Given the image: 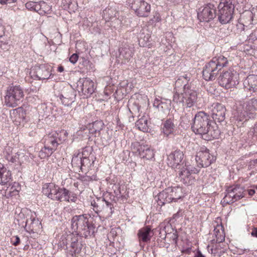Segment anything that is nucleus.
Returning <instances> with one entry per match:
<instances>
[{
    "label": "nucleus",
    "mask_w": 257,
    "mask_h": 257,
    "mask_svg": "<svg viewBox=\"0 0 257 257\" xmlns=\"http://www.w3.org/2000/svg\"><path fill=\"white\" fill-rule=\"evenodd\" d=\"M191 128L193 132L201 135L205 140L218 138L220 135L216 122L211 120L209 115L204 111H199L195 115Z\"/></svg>",
    "instance_id": "obj_1"
},
{
    "label": "nucleus",
    "mask_w": 257,
    "mask_h": 257,
    "mask_svg": "<svg viewBox=\"0 0 257 257\" xmlns=\"http://www.w3.org/2000/svg\"><path fill=\"white\" fill-rule=\"evenodd\" d=\"M42 192L49 198L60 202H74L77 198L75 194L72 191L53 183L45 184L43 186Z\"/></svg>",
    "instance_id": "obj_2"
},
{
    "label": "nucleus",
    "mask_w": 257,
    "mask_h": 257,
    "mask_svg": "<svg viewBox=\"0 0 257 257\" xmlns=\"http://www.w3.org/2000/svg\"><path fill=\"white\" fill-rule=\"evenodd\" d=\"M86 214L74 216L71 219V228L76 234L85 238L94 232V227L89 223Z\"/></svg>",
    "instance_id": "obj_3"
},
{
    "label": "nucleus",
    "mask_w": 257,
    "mask_h": 257,
    "mask_svg": "<svg viewBox=\"0 0 257 257\" xmlns=\"http://www.w3.org/2000/svg\"><path fill=\"white\" fill-rule=\"evenodd\" d=\"M257 111V99H251L239 104L236 107L233 115L237 123L242 124L249 118L253 117V114Z\"/></svg>",
    "instance_id": "obj_4"
},
{
    "label": "nucleus",
    "mask_w": 257,
    "mask_h": 257,
    "mask_svg": "<svg viewBox=\"0 0 257 257\" xmlns=\"http://www.w3.org/2000/svg\"><path fill=\"white\" fill-rule=\"evenodd\" d=\"M235 3V0H221L216 12L218 20L221 24H227L232 20Z\"/></svg>",
    "instance_id": "obj_5"
},
{
    "label": "nucleus",
    "mask_w": 257,
    "mask_h": 257,
    "mask_svg": "<svg viewBox=\"0 0 257 257\" xmlns=\"http://www.w3.org/2000/svg\"><path fill=\"white\" fill-rule=\"evenodd\" d=\"M24 91L20 85L9 86L5 97V104L8 107H15L23 101Z\"/></svg>",
    "instance_id": "obj_6"
},
{
    "label": "nucleus",
    "mask_w": 257,
    "mask_h": 257,
    "mask_svg": "<svg viewBox=\"0 0 257 257\" xmlns=\"http://www.w3.org/2000/svg\"><path fill=\"white\" fill-rule=\"evenodd\" d=\"M67 136L68 133L65 130L59 132L54 131L45 135L42 141L47 147H50L56 151L57 147L65 141Z\"/></svg>",
    "instance_id": "obj_7"
},
{
    "label": "nucleus",
    "mask_w": 257,
    "mask_h": 257,
    "mask_svg": "<svg viewBox=\"0 0 257 257\" xmlns=\"http://www.w3.org/2000/svg\"><path fill=\"white\" fill-rule=\"evenodd\" d=\"M126 5L138 17H147L150 14L151 6L144 0H127Z\"/></svg>",
    "instance_id": "obj_8"
},
{
    "label": "nucleus",
    "mask_w": 257,
    "mask_h": 257,
    "mask_svg": "<svg viewBox=\"0 0 257 257\" xmlns=\"http://www.w3.org/2000/svg\"><path fill=\"white\" fill-rule=\"evenodd\" d=\"M79 156L73 157L71 161V164L73 167L80 169L81 171L87 174L94 164L93 156H88V157L83 158V155H79Z\"/></svg>",
    "instance_id": "obj_9"
},
{
    "label": "nucleus",
    "mask_w": 257,
    "mask_h": 257,
    "mask_svg": "<svg viewBox=\"0 0 257 257\" xmlns=\"http://www.w3.org/2000/svg\"><path fill=\"white\" fill-rule=\"evenodd\" d=\"M244 188L239 185L230 186L226 190L223 202L227 204L233 203L244 196Z\"/></svg>",
    "instance_id": "obj_10"
},
{
    "label": "nucleus",
    "mask_w": 257,
    "mask_h": 257,
    "mask_svg": "<svg viewBox=\"0 0 257 257\" xmlns=\"http://www.w3.org/2000/svg\"><path fill=\"white\" fill-rule=\"evenodd\" d=\"M195 160L199 167L206 168L215 161L216 157L211 154L209 150L203 146L197 152Z\"/></svg>",
    "instance_id": "obj_11"
},
{
    "label": "nucleus",
    "mask_w": 257,
    "mask_h": 257,
    "mask_svg": "<svg viewBox=\"0 0 257 257\" xmlns=\"http://www.w3.org/2000/svg\"><path fill=\"white\" fill-rule=\"evenodd\" d=\"M237 74L229 70L221 73L218 78L219 85L226 89H229L238 84L237 80Z\"/></svg>",
    "instance_id": "obj_12"
},
{
    "label": "nucleus",
    "mask_w": 257,
    "mask_h": 257,
    "mask_svg": "<svg viewBox=\"0 0 257 257\" xmlns=\"http://www.w3.org/2000/svg\"><path fill=\"white\" fill-rule=\"evenodd\" d=\"M184 99L186 105L190 107L195 104H197L200 97L198 96L195 88L191 83H187L184 85Z\"/></svg>",
    "instance_id": "obj_13"
},
{
    "label": "nucleus",
    "mask_w": 257,
    "mask_h": 257,
    "mask_svg": "<svg viewBox=\"0 0 257 257\" xmlns=\"http://www.w3.org/2000/svg\"><path fill=\"white\" fill-rule=\"evenodd\" d=\"M197 17L201 22H209L216 17V10L214 5L208 4L198 10Z\"/></svg>",
    "instance_id": "obj_14"
},
{
    "label": "nucleus",
    "mask_w": 257,
    "mask_h": 257,
    "mask_svg": "<svg viewBox=\"0 0 257 257\" xmlns=\"http://www.w3.org/2000/svg\"><path fill=\"white\" fill-rule=\"evenodd\" d=\"M77 88L79 92L86 97L90 96L95 89L94 82L88 78H80L77 82Z\"/></svg>",
    "instance_id": "obj_15"
},
{
    "label": "nucleus",
    "mask_w": 257,
    "mask_h": 257,
    "mask_svg": "<svg viewBox=\"0 0 257 257\" xmlns=\"http://www.w3.org/2000/svg\"><path fill=\"white\" fill-rule=\"evenodd\" d=\"M177 173L180 182L186 185H191L194 182V178L191 175L192 173H196L198 171L195 168L191 169L186 165L178 168Z\"/></svg>",
    "instance_id": "obj_16"
},
{
    "label": "nucleus",
    "mask_w": 257,
    "mask_h": 257,
    "mask_svg": "<svg viewBox=\"0 0 257 257\" xmlns=\"http://www.w3.org/2000/svg\"><path fill=\"white\" fill-rule=\"evenodd\" d=\"M131 148L133 152L137 153L141 158L151 160L154 157L153 150L148 146L141 145L139 142L132 143Z\"/></svg>",
    "instance_id": "obj_17"
},
{
    "label": "nucleus",
    "mask_w": 257,
    "mask_h": 257,
    "mask_svg": "<svg viewBox=\"0 0 257 257\" xmlns=\"http://www.w3.org/2000/svg\"><path fill=\"white\" fill-rule=\"evenodd\" d=\"M50 72V66L44 64L35 66L31 70L30 74L32 77L39 80H45L49 78L51 75Z\"/></svg>",
    "instance_id": "obj_18"
},
{
    "label": "nucleus",
    "mask_w": 257,
    "mask_h": 257,
    "mask_svg": "<svg viewBox=\"0 0 257 257\" xmlns=\"http://www.w3.org/2000/svg\"><path fill=\"white\" fill-rule=\"evenodd\" d=\"M184 154L179 150H176L171 153L168 156V164L171 167L178 169L183 166V159Z\"/></svg>",
    "instance_id": "obj_19"
},
{
    "label": "nucleus",
    "mask_w": 257,
    "mask_h": 257,
    "mask_svg": "<svg viewBox=\"0 0 257 257\" xmlns=\"http://www.w3.org/2000/svg\"><path fill=\"white\" fill-rule=\"evenodd\" d=\"M219 71L220 70L217 67L216 64L210 61L203 68V77L206 81L214 80Z\"/></svg>",
    "instance_id": "obj_20"
},
{
    "label": "nucleus",
    "mask_w": 257,
    "mask_h": 257,
    "mask_svg": "<svg viewBox=\"0 0 257 257\" xmlns=\"http://www.w3.org/2000/svg\"><path fill=\"white\" fill-rule=\"evenodd\" d=\"M58 97L65 106H70L75 100L76 93L71 88H64Z\"/></svg>",
    "instance_id": "obj_21"
},
{
    "label": "nucleus",
    "mask_w": 257,
    "mask_h": 257,
    "mask_svg": "<svg viewBox=\"0 0 257 257\" xmlns=\"http://www.w3.org/2000/svg\"><path fill=\"white\" fill-rule=\"evenodd\" d=\"M211 109L212 117L215 121L221 122L225 118L226 108L222 104L219 103H213Z\"/></svg>",
    "instance_id": "obj_22"
},
{
    "label": "nucleus",
    "mask_w": 257,
    "mask_h": 257,
    "mask_svg": "<svg viewBox=\"0 0 257 257\" xmlns=\"http://www.w3.org/2000/svg\"><path fill=\"white\" fill-rule=\"evenodd\" d=\"M153 234L151 228L149 226L141 228L138 232L140 243H141V242H148L150 241Z\"/></svg>",
    "instance_id": "obj_23"
},
{
    "label": "nucleus",
    "mask_w": 257,
    "mask_h": 257,
    "mask_svg": "<svg viewBox=\"0 0 257 257\" xmlns=\"http://www.w3.org/2000/svg\"><path fill=\"white\" fill-rule=\"evenodd\" d=\"M243 85L250 91L257 92V75H249L244 80Z\"/></svg>",
    "instance_id": "obj_24"
},
{
    "label": "nucleus",
    "mask_w": 257,
    "mask_h": 257,
    "mask_svg": "<svg viewBox=\"0 0 257 257\" xmlns=\"http://www.w3.org/2000/svg\"><path fill=\"white\" fill-rule=\"evenodd\" d=\"M170 189L166 188L162 192L159 193L158 196L156 197V201H157L158 204L162 206L166 203H169L172 202L170 196Z\"/></svg>",
    "instance_id": "obj_25"
},
{
    "label": "nucleus",
    "mask_w": 257,
    "mask_h": 257,
    "mask_svg": "<svg viewBox=\"0 0 257 257\" xmlns=\"http://www.w3.org/2000/svg\"><path fill=\"white\" fill-rule=\"evenodd\" d=\"M139 119L136 122V126L143 132H147L149 130L148 116L145 114L138 115Z\"/></svg>",
    "instance_id": "obj_26"
},
{
    "label": "nucleus",
    "mask_w": 257,
    "mask_h": 257,
    "mask_svg": "<svg viewBox=\"0 0 257 257\" xmlns=\"http://www.w3.org/2000/svg\"><path fill=\"white\" fill-rule=\"evenodd\" d=\"M11 180V173L3 164L0 163V185H5Z\"/></svg>",
    "instance_id": "obj_27"
},
{
    "label": "nucleus",
    "mask_w": 257,
    "mask_h": 257,
    "mask_svg": "<svg viewBox=\"0 0 257 257\" xmlns=\"http://www.w3.org/2000/svg\"><path fill=\"white\" fill-rule=\"evenodd\" d=\"M213 235L216 239H213L212 241L216 243H221L225 240V233L223 229V226L220 225H217L214 229Z\"/></svg>",
    "instance_id": "obj_28"
},
{
    "label": "nucleus",
    "mask_w": 257,
    "mask_h": 257,
    "mask_svg": "<svg viewBox=\"0 0 257 257\" xmlns=\"http://www.w3.org/2000/svg\"><path fill=\"white\" fill-rule=\"evenodd\" d=\"M209 253L213 254L214 257H225L227 254L226 249L220 246L219 244H215L210 248L209 245L207 246Z\"/></svg>",
    "instance_id": "obj_29"
},
{
    "label": "nucleus",
    "mask_w": 257,
    "mask_h": 257,
    "mask_svg": "<svg viewBox=\"0 0 257 257\" xmlns=\"http://www.w3.org/2000/svg\"><path fill=\"white\" fill-rule=\"evenodd\" d=\"M120 57L125 60L128 61L134 55V50L133 48L128 45H124L121 47L119 50Z\"/></svg>",
    "instance_id": "obj_30"
},
{
    "label": "nucleus",
    "mask_w": 257,
    "mask_h": 257,
    "mask_svg": "<svg viewBox=\"0 0 257 257\" xmlns=\"http://www.w3.org/2000/svg\"><path fill=\"white\" fill-rule=\"evenodd\" d=\"M211 61L216 64L220 70L223 67L227 66L228 63L227 58L222 55L213 57Z\"/></svg>",
    "instance_id": "obj_31"
},
{
    "label": "nucleus",
    "mask_w": 257,
    "mask_h": 257,
    "mask_svg": "<svg viewBox=\"0 0 257 257\" xmlns=\"http://www.w3.org/2000/svg\"><path fill=\"white\" fill-rule=\"evenodd\" d=\"M71 243L70 249L69 250L70 254L72 257L74 254L79 253L81 250V244L78 242V238L77 237H71Z\"/></svg>",
    "instance_id": "obj_32"
},
{
    "label": "nucleus",
    "mask_w": 257,
    "mask_h": 257,
    "mask_svg": "<svg viewBox=\"0 0 257 257\" xmlns=\"http://www.w3.org/2000/svg\"><path fill=\"white\" fill-rule=\"evenodd\" d=\"M168 189L171 190H170L171 192L170 197H171L172 202H176L183 196V193L181 187L177 186L175 187H169Z\"/></svg>",
    "instance_id": "obj_33"
},
{
    "label": "nucleus",
    "mask_w": 257,
    "mask_h": 257,
    "mask_svg": "<svg viewBox=\"0 0 257 257\" xmlns=\"http://www.w3.org/2000/svg\"><path fill=\"white\" fill-rule=\"evenodd\" d=\"M104 198H97L96 200H93L91 202V206H93V210L96 213L102 211L104 209Z\"/></svg>",
    "instance_id": "obj_34"
},
{
    "label": "nucleus",
    "mask_w": 257,
    "mask_h": 257,
    "mask_svg": "<svg viewBox=\"0 0 257 257\" xmlns=\"http://www.w3.org/2000/svg\"><path fill=\"white\" fill-rule=\"evenodd\" d=\"M40 224V222L38 219H36V216L32 215L30 217V219H27L25 223V228L27 230V227H28V229L33 231L36 229V227Z\"/></svg>",
    "instance_id": "obj_35"
},
{
    "label": "nucleus",
    "mask_w": 257,
    "mask_h": 257,
    "mask_svg": "<svg viewBox=\"0 0 257 257\" xmlns=\"http://www.w3.org/2000/svg\"><path fill=\"white\" fill-rule=\"evenodd\" d=\"M116 13L117 12L114 8L108 7L103 11L102 16L106 21H108L114 18Z\"/></svg>",
    "instance_id": "obj_36"
},
{
    "label": "nucleus",
    "mask_w": 257,
    "mask_h": 257,
    "mask_svg": "<svg viewBox=\"0 0 257 257\" xmlns=\"http://www.w3.org/2000/svg\"><path fill=\"white\" fill-rule=\"evenodd\" d=\"M151 36L147 30H142L139 37V44L144 47L150 41Z\"/></svg>",
    "instance_id": "obj_37"
},
{
    "label": "nucleus",
    "mask_w": 257,
    "mask_h": 257,
    "mask_svg": "<svg viewBox=\"0 0 257 257\" xmlns=\"http://www.w3.org/2000/svg\"><path fill=\"white\" fill-rule=\"evenodd\" d=\"M174 127L172 120L171 119H167L163 124V132L166 135L168 136L173 133Z\"/></svg>",
    "instance_id": "obj_38"
},
{
    "label": "nucleus",
    "mask_w": 257,
    "mask_h": 257,
    "mask_svg": "<svg viewBox=\"0 0 257 257\" xmlns=\"http://www.w3.org/2000/svg\"><path fill=\"white\" fill-rule=\"evenodd\" d=\"M55 151L50 147H47L44 145L41 150L39 152V157L41 159H45L50 156Z\"/></svg>",
    "instance_id": "obj_39"
},
{
    "label": "nucleus",
    "mask_w": 257,
    "mask_h": 257,
    "mask_svg": "<svg viewBox=\"0 0 257 257\" xmlns=\"http://www.w3.org/2000/svg\"><path fill=\"white\" fill-rule=\"evenodd\" d=\"M242 20L243 21V30H247V28L250 25L252 24L251 22L253 21L252 14L250 12H247L245 15L243 16Z\"/></svg>",
    "instance_id": "obj_40"
},
{
    "label": "nucleus",
    "mask_w": 257,
    "mask_h": 257,
    "mask_svg": "<svg viewBox=\"0 0 257 257\" xmlns=\"http://www.w3.org/2000/svg\"><path fill=\"white\" fill-rule=\"evenodd\" d=\"M103 125L102 121H95L92 124V127L90 128L89 132L92 134L99 133L103 129Z\"/></svg>",
    "instance_id": "obj_41"
},
{
    "label": "nucleus",
    "mask_w": 257,
    "mask_h": 257,
    "mask_svg": "<svg viewBox=\"0 0 257 257\" xmlns=\"http://www.w3.org/2000/svg\"><path fill=\"white\" fill-rule=\"evenodd\" d=\"M171 103V100L169 99H166L165 100V101H162L160 104V106L158 108L159 111H160L163 113L168 112L170 110Z\"/></svg>",
    "instance_id": "obj_42"
},
{
    "label": "nucleus",
    "mask_w": 257,
    "mask_h": 257,
    "mask_svg": "<svg viewBox=\"0 0 257 257\" xmlns=\"http://www.w3.org/2000/svg\"><path fill=\"white\" fill-rule=\"evenodd\" d=\"M104 202V209H103L102 211H104L108 212V216H109L113 213V212L112 210L113 208V205L105 200Z\"/></svg>",
    "instance_id": "obj_43"
},
{
    "label": "nucleus",
    "mask_w": 257,
    "mask_h": 257,
    "mask_svg": "<svg viewBox=\"0 0 257 257\" xmlns=\"http://www.w3.org/2000/svg\"><path fill=\"white\" fill-rule=\"evenodd\" d=\"M184 98V95L183 96L182 94H180L177 91L174 93L173 98V101L175 102H183Z\"/></svg>",
    "instance_id": "obj_44"
},
{
    "label": "nucleus",
    "mask_w": 257,
    "mask_h": 257,
    "mask_svg": "<svg viewBox=\"0 0 257 257\" xmlns=\"http://www.w3.org/2000/svg\"><path fill=\"white\" fill-rule=\"evenodd\" d=\"M89 148H85L82 149V151L80 152V151H78V152H76L73 154V157H77L79 156V155H83V158L88 157L87 156L88 155L89 152Z\"/></svg>",
    "instance_id": "obj_45"
},
{
    "label": "nucleus",
    "mask_w": 257,
    "mask_h": 257,
    "mask_svg": "<svg viewBox=\"0 0 257 257\" xmlns=\"http://www.w3.org/2000/svg\"><path fill=\"white\" fill-rule=\"evenodd\" d=\"M187 84L184 80L183 77H179L176 81L175 84V88L176 89L177 87L181 86L182 85H184V84Z\"/></svg>",
    "instance_id": "obj_46"
},
{
    "label": "nucleus",
    "mask_w": 257,
    "mask_h": 257,
    "mask_svg": "<svg viewBox=\"0 0 257 257\" xmlns=\"http://www.w3.org/2000/svg\"><path fill=\"white\" fill-rule=\"evenodd\" d=\"M11 243L14 246H18L20 243V238L17 236H14L11 238Z\"/></svg>",
    "instance_id": "obj_47"
},
{
    "label": "nucleus",
    "mask_w": 257,
    "mask_h": 257,
    "mask_svg": "<svg viewBox=\"0 0 257 257\" xmlns=\"http://www.w3.org/2000/svg\"><path fill=\"white\" fill-rule=\"evenodd\" d=\"M168 234L171 235L170 238H171L172 239L173 243L176 245L177 244V240H178V237L177 231H175L174 232H173L172 234L168 233Z\"/></svg>",
    "instance_id": "obj_48"
},
{
    "label": "nucleus",
    "mask_w": 257,
    "mask_h": 257,
    "mask_svg": "<svg viewBox=\"0 0 257 257\" xmlns=\"http://www.w3.org/2000/svg\"><path fill=\"white\" fill-rule=\"evenodd\" d=\"M7 159L12 163H16L19 160V155L18 154H16L14 156H9Z\"/></svg>",
    "instance_id": "obj_49"
},
{
    "label": "nucleus",
    "mask_w": 257,
    "mask_h": 257,
    "mask_svg": "<svg viewBox=\"0 0 257 257\" xmlns=\"http://www.w3.org/2000/svg\"><path fill=\"white\" fill-rule=\"evenodd\" d=\"M78 55L76 54H73L70 57L69 60L71 63L73 64H75L78 60Z\"/></svg>",
    "instance_id": "obj_50"
},
{
    "label": "nucleus",
    "mask_w": 257,
    "mask_h": 257,
    "mask_svg": "<svg viewBox=\"0 0 257 257\" xmlns=\"http://www.w3.org/2000/svg\"><path fill=\"white\" fill-rule=\"evenodd\" d=\"M249 250L248 248H237V252L239 254H242L245 252H248Z\"/></svg>",
    "instance_id": "obj_51"
},
{
    "label": "nucleus",
    "mask_w": 257,
    "mask_h": 257,
    "mask_svg": "<svg viewBox=\"0 0 257 257\" xmlns=\"http://www.w3.org/2000/svg\"><path fill=\"white\" fill-rule=\"evenodd\" d=\"M161 102L162 100H160L159 99L156 98L155 99L154 101L153 106L155 107H157L158 109L159 106H160Z\"/></svg>",
    "instance_id": "obj_52"
},
{
    "label": "nucleus",
    "mask_w": 257,
    "mask_h": 257,
    "mask_svg": "<svg viewBox=\"0 0 257 257\" xmlns=\"http://www.w3.org/2000/svg\"><path fill=\"white\" fill-rule=\"evenodd\" d=\"M128 109H129L130 112L131 114H133L134 113H136L137 111L138 112H139L140 106H139V105H136L135 109L133 110L134 112L132 110H131V108H129Z\"/></svg>",
    "instance_id": "obj_53"
},
{
    "label": "nucleus",
    "mask_w": 257,
    "mask_h": 257,
    "mask_svg": "<svg viewBox=\"0 0 257 257\" xmlns=\"http://www.w3.org/2000/svg\"><path fill=\"white\" fill-rule=\"evenodd\" d=\"M5 35V28L0 22V38Z\"/></svg>",
    "instance_id": "obj_54"
},
{
    "label": "nucleus",
    "mask_w": 257,
    "mask_h": 257,
    "mask_svg": "<svg viewBox=\"0 0 257 257\" xmlns=\"http://www.w3.org/2000/svg\"><path fill=\"white\" fill-rule=\"evenodd\" d=\"M252 130V133H253L254 137H257V122L254 125Z\"/></svg>",
    "instance_id": "obj_55"
},
{
    "label": "nucleus",
    "mask_w": 257,
    "mask_h": 257,
    "mask_svg": "<svg viewBox=\"0 0 257 257\" xmlns=\"http://www.w3.org/2000/svg\"><path fill=\"white\" fill-rule=\"evenodd\" d=\"M251 234L252 236L257 237V228H253L251 232Z\"/></svg>",
    "instance_id": "obj_56"
},
{
    "label": "nucleus",
    "mask_w": 257,
    "mask_h": 257,
    "mask_svg": "<svg viewBox=\"0 0 257 257\" xmlns=\"http://www.w3.org/2000/svg\"><path fill=\"white\" fill-rule=\"evenodd\" d=\"M195 257H206L204 254L202 253L201 251L198 250L195 254Z\"/></svg>",
    "instance_id": "obj_57"
},
{
    "label": "nucleus",
    "mask_w": 257,
    "mask_h": 257,
    "mask_svg": "<svg viewBox=\"0 0 257 257\" xmlns=\"http://www.w3.org/2000/svg\"><path fill=\"white\" fill-rule=\"evenodd\" d=\"M248 191V194L250 195V196H252L253 195H254L255 193V191L254 189H248L247 190Z\"/></svg>",
    "instance_id": "obj_58"
},
{
    "label": "nucleus",
    "mask_w": 257,
    "mask_h": 257,
    "mask_svg": "<svg viewBox=\"0 0 257 257\" xmlns=\"http://www.w3.org/2000/svg\"><path fill=\"white\" fill-rule=\"evenodd\" d=\"M180 77L183 78V80L185 81V82L186 83H188V81L189 80V77L187 76V75H185V76H181Z\"/></svg>",
    "instance_id": "obj_59"
},
{
    "label": "nucleus",
    "mask_w": 257,
    "mask_h": 257,
    "mask_svg": "<svg viewBox=\"0 0 257 257\" xmlns=\"http://www.w3.org/2000/svg\"><path fill=\"white\" fill-rule=\"evenodd\" d=\"M0 4L2 5L11 4V2H9V0H0Z\"/></svg>",
    "instance_id": "obj_60"
},
{
    "label": "nucleus",
    "mask_w": 257,
    "mask_h": 257,
    "mask_svg": "<svg viewBox=\"0 0 257 257\" xmlns=\"http://www.w3.org/2000/svg\"><path fill=\"white\" fill-rule=\"evenodd\" d=\"M58 71H59V72H62L64 71V67L63 66L60 65V66H59V67H58Z\"/></svg>",
    "instance_id": "obj_61"
},
{
    "label": "nucleus",
    "mask_w": 257,
    "mask_h": 257,
    "mask_svg": "<svg viewBox=\"0 0 257 257\" xmlns=\"http://www.w3.org/2000/svg\"><path fill=\"white\" fill-rule=\"evenodd\" d=\"M86 177H87L88 178V180H92V178H91L90 176H87Z\"/></svg>",
    "instance_id": "obj_62"
},
{
    "label": "nucleus",
    "mask_w": 257,
    "mask_h": 257,
    "mask_svg": "<svg viewBox=\"0 0 257 257\" xmlns=\"http://www.w3.org/2000/svg\"><path fill=\"white\" fill-rule=\"evenodd\" d=\"M16 0H9V2H11V3L15 2Z\"/></svg>",
    "instance_id": "obj_63"
},
{
    "label": "nucleus",
    "mask_w": 257,
    "mask_h": 257,
    "mask_svg": "<svg viewBox=\"0 0 257 257\" xmlns=\"http://www.w3.org/2000/svg\"><path fill=\"white\" fill-rule=\"evenodd\" d=\"M29 5H30V4H29V3H27V4H26V7H27H27H28V6H29Z\"/></svg>",
    "instance_id": "obj_64"
}]
</instances>
